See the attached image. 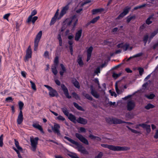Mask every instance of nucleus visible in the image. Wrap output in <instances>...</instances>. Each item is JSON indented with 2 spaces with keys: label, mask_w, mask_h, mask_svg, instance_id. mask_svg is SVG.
I'll use <instances>...</instances> for the list:
<instances>
[{
  "label": "nucleus",
  "mask_w": 158,
  "mask_h": 158,
  "mask_svg": "<svg viewBox=\"0 0 158 158\" xmlns=\"http://www.w3.org/2000/svg\"><path fill=\"white\" fill-rule=\"evenodd\" d=\"M56 19H57L56 18L53 17L51 20L50 23V24L52 25V24H54L56 22Z\"/></svg>",
  "instance_id": "nucleus-61"
},
{
  "label": "nucleus",
  "mask_w": 158,
  "mask_h": 158,
  "mask_svg": "<svg viewBox=\"0 0 158 158\" xmlns=\"http://www.w3.org/2000/svg\"><path fill=\"white\" fill-rule=\"evenodd\" d=\"M77 62L80 67H82L84 64V62L82 60V57L80 55H78V56Z\"/></svg>",
  "instance_id": "nucleus-26"
},
{
  "label": "nucleus",
  "mask_w": 158,
  "mask_h": 158,
  "mask_svg": "<svg viewBox=\"0 0 158 158\" xmlns=\"http://www.w3.org/2000/svg\"><path fill=\"white\" fill-rule=\"evenodd\" d=\"M39 139V138L38 137H35L34 138H31L30 139V141L31 146H37Z\"/></svg>",
  "instance_id": "nucleus-22"
},
{
  "label": "nucleus",
  "mask_w": 158,
  "mask_h": 158,
  "mask_svg": "<svg viewBox=\"0 0 158 158\" xmlns=\"http://www.w3.org/2000/svg\"><path fill=\"white\" fill-rule=\"evenodd\" d=\"M131 8V7L128 6L126 7L123 9V12L120 14L117 18V19H120L123 18L129 13Z\"/></svg>",
  "instance_id": "nucleus-11"
},
{
  "label": "nucleus",
  "mask_w": 158,
  "mask_h": 158,
  "mask_svg": "<svg viewBox=\"0 0 158 158\" xmlns=\"http://www.w3.org/2000/svg\"><path fill=\"white\" fill-rule=\"evenodd\" d=\"M136 18V15H134L132 16H128L127 17V20L126 21L127 23H129L131 20H132L135 19Z\"/></svg>",
  "instance_id": "nucleus-28"
},
{
  "label": "nucleus",
  "mask_w": 158,
  "mask_h": 158,
  "mask_svg": "<svg viewBox=\"0 0 158 158\" xmlns=\"http://www.w3.org/2000/svg\"><path fill=\"white\" fill-rule=\"evenodd\" d=\"M101 145L103 148H107L110 150L114 151H127L129 150L130 149L129 147L126 146L120 147L119 146H114L113 145L105 144H101Z\"/></svg>",
  "instance_id": "nucleus-1"
},
{
  "label": "nucleus",
  "mask_w": 158,
  "mask_h": 158,
  "mask_svg": "<svg viewBox=\"0 0 158 158\" xmlns=\"http://www.w3.org/2000/svg\"><path fill=\"white\" fill-rule=\"evenodd\" d=\"M72 82L76 88L79 89L80 88V85L79 82L75 78L73 79L72 80Z\"/></svg>",
  "instance_id": "nucleus-25"
},
{
  "label": "nucleus",
  "mask_w": 158,
  "mask_h": 158,
  "mask_svg": "<svg viewBox=\"0 0 158 158\" xmlns=\"http://www.w3.org/2000/svg\"><path fill=\"white\" fill-rule=\"evenodd\" d=\"M75 136L82 143L86 145H88L89 144V142L88 140L81 135L78 133H76Z\"/></svg>",
  "instance_id": "nucleus-12"
},
{
  "label": "nucleus",
  "mask_w": 158,
  "mask_h": 158,
  "mask_svg": "<svg viewBox=\"0 0 158 158\" xmlns=\"http://www.w3.org/2000/svg\"><path fill=\"white\" fill-rule=\"evenodd\" d=\"M13 99L11 97H8L6 98L5 99V101L6 102H11L13 100Z\"/></svg>",
  "instance_id": "nucleus-60"
},
{
  "label": "nucleus",
  "mask_w": 158,
  "mask_h": 158,
  "mask_svg": "<svg viewBox=\"0 0 158 158\" xmlns=\"http://www.w3.org/2000/svg\"><path fill=\"white\" fill-rule=\"evenodd\" d=\"M23 115L22 111H20L17 119V124L20 125L23 122Z\"/></svg>",
  "instance_id": "nucleus-16"
},
{
  "label": "nucleus",
  "mask_w": 158,
  "mask_h": 158,
  "mask_svg": "<svg viewBox=\"0 0 158 158\" xmlns=\"http://www.w3.org/2000/svg\"><path fill=\"white\" fill-rule=\"evenodd\" d=\"M103 43L104 45H109L111 44V42L109 41L108 40H104Z\"/></svg>",
  "instance_id": "nucleus-57"
},
{
  "label": "nucleus",
  "mask_w": 158,
  "mask_h": 158,
  "mask_svg": "<svg viewBox=\"0 0 158 158\" xmlns=\"http://www.w3.org/2000/svg\"><path fill=\"white\" fill-rule=\"evenodd\" d=\"M44 86L48 89V94L50 97H57L58 96V94L56 90L48 85H45Z\"/></svg>",
  "instance_id": "nucleus-4"
},
{
  "label": "nucleus",
  "mask_w": 158,
  "mask_h": 158,
  "mask_svg": "<svg viewBox=\"0 0 158 158\" xmlns=\"http://www.w3.org/2000/svg\"><path fill=\"white\" fill-rule=\"evenodd\" d=\"M73 144L77 146L78 151L83 154H88V152L85 149L81 144L77 142H75Z\"/></svg>",
  "instance_id": "nucleus-7"
},
{
  "label": "nucleus",
  "mask_w": 158,
  "mask_h": 158,
  "mask_svg": "<svg viewBox=\"0 0 158 158\" xmlns=\"http://www.w3.org/2000/svg\"><path fill=\"white\" fill-rule=\"evenodd\" d=\"M38 18L36 16H34L33 18H32L31 21L32 23H34L36 21L37 19Z\"/></svg>",
  "instance_id": "nucleus-64"
},
{
  "label": "nucleus",
  "mask_w": 158,
  "mask_h": 158,
  "mask_svg": "<svg viewBox=\"0 0 158 158\" xmlns=\"http://www.w3.org/2000/svg\"><path fill=\"white\" fill-rule=\"evenodd\" d=\"M3 135L2 134L0 136V147H2L3 145Z\"/></svg>",
  "instance_id": "nucleus-54"
},
{
  "label": "nucleus",
  "mask_w": 158,
  "mask_h": 158,
  "mask_svg": "<svg viewBox=\"0 0 158 158\" xmlns=\"http://www.w3.org/2000/svg\"><path fill=\"white\" fill-rule=\"evenodd\" d=\"M61 67L60 70L59 72V73L61 76H63L64 73L66 72V69L64 65L63 64H60Z\"/></svg>",
  "instance_id": "nucleus-20"
},
{
  "label": "nucleus",
  "mask_w": 158,
  "mask_h": 158,
  "mask_svg": "<svg viewBox=\"0 0 158 158\" xmlns=\"http://www.w3.org/2000/svg\"><path fill=\"white\" fill-rule=\"evenodd\" d=\"M115 89L118 94H122L124 91V89L123 88V85H122L121 86L119 85L118 86L117 82L115 84Z\"/></svg>",
  "instance_id": "nucleus-15"
},
{
  "label": "nucleus",
  "mask_w": 158,
  "mask_h": 158,
  "mask_svg": "<svg viewBox=\"0 0 158 158\" xmlns=\"http://www.w3.org/2000/svg\"><path fill=\"white\" fill-rule=\"evenodd\" d=\"M66 21L68 26H70L71 25L72 23H73V28H74L77 23L78 19H77L76 16L74 15L71 18L67 19Z\"/></svg>",
  "instance_id": "nucleus-5"
},
{
  "label": "nucleus",
  "mask_w": 158,
  "mask_h": 158,
  "mask_svg": "<svg viewBox=\"0 0 158 158\" xmlns=\"http://www.w3.org/2000/svg\"><path fill=\"white\" fill-rule=\"evenodd\" d=\"M69 8V6L68 5H66L62 9L60 14V17H62L64 15H65L67 12V11Z\"/></svg>",
  "instance_id": "nucleus-19"
},
{
  "label": "nucleus",
  "mask_w": 158,
  "mask_h": 158,
  "mask_svg": "<svg viewBox=\"0 0 158 158\" xmlns=\"http://www.w3.org/2000/svg\"><path fill=\"white\" fill-rule=\"evenodd\" d=\"M90 93L92 95L94 98H98L99 97V94L97 93L94 88L92 85L90 86Z\"/></svg>",
  "instance_id": "nucleus-14"
},
{
  "label": "nucleus",
  "mask_w": 158,
  "mask_h": 158,
  "mask_svg": "<svg viewBox=\"0 0 158 158\" xmlns=\"http://www.w3.org/2000/svg\"><path fill=\"white\" fill-rule=\"evenodd\" d=\"M19 108L20 110V111H22V109L24 106V104L22 101H19L18 103Z\"/></svg>",
  "instance_id": "nucleus-46"
},
{
  "label": "nucleus",
  "mask_w": 158,
  "mask_h": 158,
  "mask_svg": "<svg viewBox=\"0 0 158 158\" xmlns=\"http://www.w3.org/2000/svg\"><path fill=\"white\" fill-rule=\"evenodd\" d=\"M127 128L129 129L133 133H135V134H138L140 133V132L137 131H136L135 130H134L133 129H131L130 127L129 126H127Z\"/></svg>",
  "instance_id": "nucleus-49"
},
{
  "label": "nucleus",
  "mask_w": 158,
  "mask_h": 158,
  "mask_svg": "<svg viewBox=\"0 0 158 158\" xmlns=\"http://www.w3.org/2000/svg\"><path fill=\"white\" fill-rule=\"evenodd\" d=\"M158 33V28L151 33L150 35V39H152Z\"/></svg>",
  "instance_id": "nucleus-29"
},
{
  "label": "nucleus",
  "mask_w": 158,
  "mask_h": 158,
  "mask_svg": "<svg viewBox=\"0 0 158 158\" xmlns=\"http://www.w3.org/2000/svg\"><path fill=\"white\" fill-rule=\"evenodd\" d=\"M76 121L78 123L83 125L86 124L87 123V119L80 117L77 119Z\"/></svg>",
  "instance_id": "nucleus-18"
},
{
  "label": "nucleus",
  "mask_w": 158,
  "mask_h": 158,
  "mask_svg": "<svg viewBox=\"0 0 158 158\" xmlns=\"http://www.w3.org/2000/svg\"><path fill=\"white\" fill-rule=\"evenodd\" d=\"M59 63V57L58 56H56L54 60V65L55 66H58Z\"/></svg>",
  "instance_id": "nucleus-38"
},
{
  "label": "nucleus",
  "mask_w": 158,
  "mask_h": 158,
  "mask_svg": "<svg viewBox=\"0 0 158 158\" xmlns=\"http://www.w3.org/2000/svg\"><path fill=\"white\" fill-rule=\"evenodd\" d=\"M33 127L35 128H36L40 130L41 133L44 134V131L42 127L38 124L33 123L32 125Z\"/></svg>",
  "instance_id": "nucleus-21"
},
{
  "label": "nucleus",
  "mask_w": 158,
  "mask_h": 158,
  "mask_svg": "<svg viewBox=\"0 0 158 158\" xmlns=\"http://www.w3.org/2000/svg\"><path fill=\"white\" fill-rule=\"evenodd\" d=\"M100 18L99 16H96L95 18H93L90 21V22L94 24L97 22V21Z\"/></svg>",
  "instance_id": "nucleus-42"
},
{
  "label": "nucleus",
  "mask_w": 158,
  "mask_h": 158,
  "mask_svg": "<svg viewBox=\"0 0 158 158\" xmlns=\"http://www.w3.org/2000/svg\"><path fill=\"white\" fill-rule=\"evenodd\" d=\"M54 81L55 83L57 85L61 86V89L66 97L68 99L71 98L72 97L71 96L69 95L68 89L65 85L63 84H61L60 81L57 79H55Z\"/></svg>",
  "instance_id": "nucleus-2"
},
{
  "label": "nucleus",
  "mask_w": 158,
  "mask_h": 158,
  "mask_svg": "<svg viewBox=\"0 0 158 158\" xmlns=\"http://www.w3.org/2000/svg\"><path fill=\"white\" fill-rule=\"evenodd\" d=\"M57 66L54 65L52 66L51 68L52 72L55 76H56L58 73V71L56 69Z\"/></svg>",
  "instance_id": "nucleus-32"
},
{
  "label": "nucleus",
  "mask_w": 158,
  "mask_h": 158,
  "mask_svg": "<svg viewBox=\"0 0 158 158\" xmlns=\"http://www.w3.org/2000/svg\"><path fill=\"white\" fill-rule=\"evenodd\" d=\"M37 12L36 10H33L31 12L30 15L28 17L27 20V22L28 23H29L31 22L32 16L36 15L37 14Z\"/></svg>",
  "instance_id": "nucleus-23"
},
{
  "label": "nucleus",
  "mask_w": 158,
  "mask_h": 158,
  "mask_svg": "<svg viewBox=\"0 0 158 158\" xmlns=\"http://www.w3.org/2000/svg\"><path fill=\"white\" fill-rule=\"evenodd\" d=\"M93 49V47L92 46L90 47L87 50V55H91Z\"/></svg>",
  "instance_id": "nucleus-45"
},
{
  "label": "nucleus",
  "mask_w": 158,
  "mask_h": 158,
  "mask_svg": "<svg viewBox=\"0 0 158 158\" xmlns=\"http://www.w3.org/2000/svg\"><path fill=\"white\" fill-rule=\"evenodd\" d=\"M145 97L149 99H152L155 97V95L154 94L152 93L149 95L146 94Z\"/></svg>",
  "instance_id": "nucleus-40"
},
{
  "label": "nucleus",
  "mask_w": 158,
  "mask_h": 158,
  "mask_svg": "<svg viewBox=\"0 0 158 158\" xmlns=\"http://www.w3.org/2000/svg\"><path fill=\"white\" fill-rule=\"evenodd\" d=\"M57 38L58 40H59V46H62V40L61 37V35L60 34L58 35Z\"/></svg>",
  "instance_id": "nucleus-37"
},
{
  "label": "nucleus",
  "mask_w": 158,
  "mask_h": 158,
  "mask_svg": "<svg viewBox=\"0 0 158 158\" xmlns=\"http://www.w3.org/2000/svg\"><path fill=\"white\" fill-rule=\"evenodd\" d=\"M145 126V123H143L141 124H139L135 125V128L136 129H139V126L142 127L143 128Z\"/></svg>",
  "instance_id": "nucleus-53"
},
{
  "label": "nucleus",
  "mask_w": 158,
  "mask_h": 158,
  "mask_svg": "<svg viewBox=\"0 0 158 158\" xmlns=\"http://www.w3.org/2000/svg\"><path fill=\"white\" fill-rule=\"evenodd\" d=\"M68 43L69 45V48H73V41L72 40H69L68 41Z\"/></svg>",
  "instance_id": "nucleus-58"
},
{
  "label": "nucleus",
  "mask_w": 158,
  "mask_h": 158,
  "mask_svg": "<svg viewBox=\"0 0 158 158\" xmlns=\"http://www.w3.org/2000/svg\"><path fill=\"white\" fill-rule=\"evenodd\" d=\"M42 35V31H40L37 35L35 39L34 43V50H36L37 48L38 43Z\"/></svg>",
  "instance_id": "nucleus-8"
},
{
  "label": "nucleus",
  "mask_w": 158,
  "mask_h": 158,
  "mask_svg": "<svg viewBox=\"0 0 158 158\" xmlns=\"http://www.w3.org/2000/svg\"><path fill=\"white\" fill-rule=\"evenodd\" d=\"M10 13H8L7 14H5L3 17V18L5 19L8 20L9 17L10 15Z\"/></svg>",
  "instance_id": "nucleus-63"
},
{
  "label": "nucleus",
  "mask_w": 158,
  "mask_h": 158,
  "mask_svg": "<svg viewBox=\"0 0 158 158\" xmlns=\"http://www.w3.org/2000/svg\"><path fill=\"white\" fill-rule=\"evenodd\" d=\"M32 55V51L31 46H29L26 52V55L25 57L24 58V61L26 62L29 60V59L31 58Z\"/></svg>",
  "instance_id": "nucleus-9"
},
{
  "label": "nucleus",
  "mask_w": 158,
  "mask_h": 158,
  "mask_svg": "<svg viewBox=\"0 0 158 158\" xmlns=\"http://www.w3.org/2000/svg\"><path fill=\"white\" fill-rule=\"evenodd\" d=\"M148 34H146L143 36V41H148Z\"/></svg>",
  "instance_id": "nucleus-55"
},
{
  "label": "nucleus",
  "mask_w": 158,
  "mask_h": 158,
  "mask_svg": "<svg viewBox=\"0 0 158 158\" xmlns=\"http://www.w3.org/2000/svg\"><path fill=\"white\" fill-rule=\"evenodd\" d=\"M82 32V30L81 29H79L76 32L75 36V40L77 41L79 40L81 36Z\"/></svg>",
  "instance_id": "nucleus-17"
},
{
  "label": "nucleus",
  "mask_w": 158,
  "mask_h": 158,
  "mask_svg": "<svg viewBox=\"0 0 158 158\" xmlns=\"http://www.w3.org/2000/svg\"><path fill=\"white\" fill-rule=\"evenodd\" d=\"M106 122L110 124H120L124 123H125L124 121L115 118H106Z\"/></svg>",
  "instance_id": "nucleus-3"
},
{
  "label": "nucleus",
  "mask_w": 158,
  "mask_h": 158,
  "mask_svg": "<svg viewBox=\"0 0 158 158\" xmlns=\"http://www.w3.org/2000/svg\"><path fill=\"white\" fill-rule=\"evenodd\" d=\"M60 127L58 123H55L53 127H52V130L55 134H56L58 136L61 135L60 131Z\"/></svg>",
  "instance_id": "nucleus-10"
},
{
  "label": "nucleus",
  "mask_w": 158,
  "mask_h": 158,
  "mask_svg": "<svg viewBox=\"0 0 158 158\" xmlns=\"http://www.w3.org/2000/svg\"><path fill=\"white\" fill-rule=\"evenodd\" d=\"M147 6V4H143L140 6H137L134 7L133 10H136L137 9L142 8L146 7Z\"/></svg>",
  "instance_id": "nucleus-34"
},
{
  "label": "nucleus",
  "mask_w": 158,
  "mask_h": 158,
  "mask_svg": "<svg viewBox=\"0 0 158 158\" xmlns=\"http://www.w3.org/2000/svg\"><path fill=\"white\" fill-rule=\"evenodd\" d=\"M103 156V152H100L97 156H95V158H101Z\"/></svg>",
  "instance_id": "nucleus-56"
},
{
  "label": "nucleus",
  "mask_w": 158,
  "mask_h": 158,
  "mask_svg": "<svg viewBox=\"0 0 158 158\" xmlns=\"http://www.w3.org/2000/svg\"><path fill=\"white\" fill-rule=\"evenodd\" d=\"M100 73V69L99 67H97L95 70H94V73H93V76L94 77L95 75H97L98 76V73Z\"/></svg>",
  "instance_id": "nucleus-30"
},
{
  "label": "nucleus",
  "mask_w": 158,
  "mask_h": 158,
  "mask_svg": "<svg viewBox=\"0 0 158 158\" xmlns=\"http://www.w3.org/2000/svg\"><path fill=\"white\" fill-rule=\"evenodd\" d=\"M73 144L77 146L78 151L83 154H88V152L85 149L81 144L77 142H75Z\"/></svg>",
  "instance_id": "nucleus-6"
},
{
  "label": "nucleus",
  "mask_w": 158,
  "mask_h": 158,
  "mask_svg": "<svg viewBox=\"0 0 158 158\" xmlns=\"http://www.w3.org/2000/svg\"><path fill=\"white\" fill-rule=\"evenodd\" d=\"M104 9L103 8H100L96 9H93L92 11V14L93 15H95L98 13H101L104 11Z\"/></svg>",
  "instance_id": "nucleus-24"
},
{
  "label": "nucleus",
  "mask_w": 158,
  "mask_h": 158,
  "mask_svg": "<svg viewBox=\"0 0 158 158\" xmlns=\"http://www.w3.org/2000/svg\"><path fill=\"white\" fill-rule=\"evenodd\" d=\"M72 94L73 95V97L74 98L76 99H80V97L75 92H73Z\"/></svg>",
  "instance_id": "nucleus-48"
},
{
  "label": "nucleus",
  "mask_w": 158,
  "mask_h": 158,
  "mask_svg": "<svg viewBox=\"0 0 158 158\" xmlns=\"http://www.w3.org/2000/svg\"><path fill=\"white\" fill-rule=\"evenodd\" d=\"M82 95L84 96L86 98L90 101H93V100L92 97L88 94H82Z\"/></svg>",
  "instance_id": "nucleus-36"
},
{
  "label": "nucleus",
  "mask_w": 158,
  "mask_h": 158,
  "mask_svg": "<svg viewBox=\"0 0 158 158\" xmlns=\"http://www.w3.org/2000/svg\"><path fill=\"white\" fill-rule=\"evenodd\" d=\"M135 103L131 100L128 101L127 103V109L128 111L132 110L135 107Z\"/></svg>",
  "instance_id": "nucleus-13"
},
{
  "label": "nucleus",
  "mask_w": 158,
  "mask_h": 158,
  "mask_svg": "<svg viewBox=\"0 0 158 158\" xmlns=\"http://www.w3.org/2000/svg\"><path fill=\"white\" fill-rule=\"evenodd\" d=\"M153 17L152 16H150L148 18L146 19V23L147 24L149 25L152 23V21H151V19Z\"/></svg>",
  "instance_id": "nucleus-43"
},
{
  "label": "nucleus",
  "mask_w": 158,
  "mask_h": 158,
  "mask_svg": "<svg viewBox=\"0 0 158 158\" xmlns=\"http://www.w3.org/2000/svg\"><path fill=\"white\" fill-rule=\"evenodd\" d=\"M64 138L66 139L67 140H68L71 143H72L73 144H74V143L76 142L74 140H73L72 139L66 136H65L64 137Z\"/></svg>",
  "instance_id": "nucleus-47"
},
{
  "label": "nucleus",
  "mask_w": 158,
  "mask_h": 158,
  "mask_svg": "<svg viewBox=\"0 0 158 158\" xmlns=\"http://www.w3.org/2000/svg\"><path fill=\"white\" fill-rule=\"evenodd\" d=\"M61 110L65 115L67 116L69 115V112L66 108H61Z\"/></svg>",
  "instance_id": "nucleus-35"
},
{
  "label": "nucleus",
  "mask_w": 158,
  "mask_h": 158,
  "mask_svg": "<svg viewBox=\"0 0 158 158\" xmlns=\"http://www.w3.org/2000/svg\"><path fill=\"white\" fill-rule=\"evenodd\" d=\"M15 145L17 149L20 151H22L23 148L19 146V143L18 141L16 139H15Z\"/></svg>",
  "instance_id": "nucleus-31"
},
{
  "label": "nucleus",
  "mask_w": 158,
  "mask_h": 158,
  "mask_svg": "<svg viewBox=\"0 0 158 158\" xmlns=\"http://www.w3.org/2000/svg\"><path fill=\"white\" fill-rule=\"evenodd\" d=\"M73 105L74 106L77 108L78 110L82 111H84V110L83 108L80 106H79L78 104L76 103V102H73Z\"/></svg>",
  "instance_id": "nucleus-33"
},
{
  "label": "nucleus",
  "mask_w": 158,
  "mask_h": 158,
  "mask_svg": "<svg viewBox=\"0 0 158 158\" xmlns=\"http://www.w3.org/2000/svg\"><path fill=\"white\" fill-rule=\"evenodd\" d=\"M30 82L31 84V87L32 89L35 90H36V89L35 83L33 82L31 80L30 81Z\"/></svg>",
  "instance_id": "nucleus-51"
},
{
  "label": "nucleus",
  "mask_w": 158,
  "mask_h": 158,
  "mask_svg": "<svg viewBox=\"0 0 158 158\" xmlns=\"http://www.w3.org/2000/svg\"><path fill=\"white\" fill-rule=\"evenodd\" d=\"M57 119L59 120L62 121H63L65 120V118H64L62 116L59 115L57 117Z\"/></svg>",
  "instance_id": "nucleus-59"
},
{
  "label": "nucleus",
  "mask_w": 158,
  "mask_h": 158,
  "mask_svg": "<svg viewBox=\"0 0 158 158\" xmlns=\"http://www.w3.org/2000/svg\"><path fill=\"white\" fill-rule=\"evenodd\" d=\"M137 69L139 71V75L142 76L144 72L143 69L142 67H139Z\"/></svg>",
  "instance_id": "nucleus-50"
},
{
  "label": "nucleus",
  "mask_w": 158,
  "mask_h": 158,
  "mask_svg": "<svg viewBox=\"0 0 158 158\" xmlns=\"http://www.w3.org/2000/svg\"><path fill=\"white\" fill-rule=\"evenodd\" d=\"M143 55V53L142 52H140L133 55V57H134V58H135L140 57L142 56Z\"/></svg>",
  "instance_id": "nucleus-62"
},
{
  "label": "nucleus",
  "mask_w": 158,
  "mask_h": 158,
  "mask_svg": "<svg viewBox=\"0 0 158 158\" xmlns=\"http://www.w3.org/2000/svg\"><path fill=\"white\" fill-rule=\"evenodd\" d=\"M121 74V73H119L118 74L115 73H113L112 75V77L116 79L120 76Z\"/></svg>",
  "instance_id": "nucleus-52"
},
{
  "label": "nucleus",
  "mask_w": 158,
  "mask_h": 158,
  "mask_svg": "<svg viewBox=\"0 0 158 158\" xmlns=\"http://www.w3.org/2000/svg\"><path fill=\"white\" fill-rule=\"evenodd\" d=\"M155 107V106L154 105L150 103H149L145 106V108L146 110H148L150 109L153 108Z\"/></svg>",
  "instance_id": "nucleus-39"
},
{
  "label": "nucleus",
  "mask_w": 158,
  "mask_h": 158,
  "mask_svg": "<svg viewBox=\"0 0 158 158\" xmlns=\"http://www.w3.org/2000/svg\"><path fill=\"white\" fill-rule=\"evenodd\" d=\"M143 128H145L147 132L148 133H149L151 131L150 125L145 124L144 127Z\"/></svg>",
  "instance_id": "nucleus-41"
},
{
  "label": "nucleus",
  "mask_w": 158,
  "mask_h": 158,
  "mask_svg": "<svg viewBox=\"0 0 158 158\" xmlns=\"http://www.w3.org/2000/svg\"><path fill=\"white\" fill-rule=\"evenodd\" d=\"M68 117V118L71 121L73 122L74 123H76V117L73 115L72 114L70 113L69 114Z\"/></svg>",
  "instance_id": "nucleus-27"
},
{
  "label": "nucleus",
  "mask_w": 158,
  "mask_h": 158,
  "mask_svg": "<svg viewBox=\"0 0 158 158\" xmlns=\"http://www.w3.org/2000/svg\"><path fill=\"white\" fill-rule=\"evenodd\" d=\"M129 47V44L126 43L124 44H123V46L122 48H123V51L125 52L127 51Z\"/></svg>",
  "instance_id": "nucleus-44"
}]
</instances>
